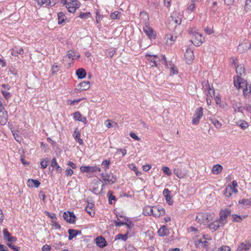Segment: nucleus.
Returning a JSON list of instances; mask_svg holds the SVG:
<instances>
[{"label":"nucleus","mask_w":251,"mask_h":251,"mask_svg":"<svg viewBox=\"0 0 251 251\" xmlns=\"http://www.w3.org/2000/svg\"><path fill=\"white\" fill-rule=\"evenodd\" d=\"M90 88V82L89 81H83L77 86L76 89L80 91L87 90Z\"/></svg>","instance_id":"obj_20"},{"label":"nucleus","mask_w":251,"mask_h":251,"mask_svg":"<svg viewBox=\"0 0 251 251\" xmlns=\"http://www.w3.org/2000/svg\"><path fill=\"white\" fill-rule=\"evenodd\" d=\"M211 121L216 128H220L221 127L222 124L218 120L216 119H211Z\"/></svg>","instance_id":"obj_40"},{"label":"nucleus","mask_w":251,"mask_h":251,"mask_svg":"<svg viewBox=\"0 0 251 251\" xmlns=\"http://www.w3.org/2000/svg\"><path fill=\"white\" fill-rule=\"evenodd\" d=\"M51 166L55 168L58 173H61L62 172V168L59 166L55 158H52L51 161Z\"/></svg>","instance_id":"obj_31"},{"label":"nucleus","mask_w":251,"mask_h":251,"mask_svg":"<svg viewBox=\"0 0 251 251\" xmlns=\"http://www.w3.org/2000/svg\"><path fill=\"white\" fill-rule=\"evenodd\" d=\"M66 175L67 176H71L74 174V171L70 168H67L65 171Z\"/></svg>","instance_id":"obj_54"},{"label":"nucleus","mask_w":251,"mask_h":251,"mask_svg":"<svg viewBox=\"0 0 251 251\" xmlns=\"http://www.w3.org/2000/svg\"><path fill=\"white\" fill-rule=\"evenodd\" d=\"M120 12L118 11H115L111 14L110 17L113 19H120Z\"/></svg>","instance_id":"obj_48"},{"label":"nucleus","mask_w":251,"mask_h":251,"mask_svg":"<svg viewBox=\"0 0 251 251\" xmlns=\"http://www.w3.org/2000/svg\"><path fill=\"white\" fill-rule=\"evenodd\" d=\"M189 232H191V235L193 236V240L195 245L197 248L205 247L207 246L208 242L206 241H203L201 238H197L201 235L198 228L191 226L189 227Z\"/></svg>","instance_id":"obj_2"},{"label":"nucleus","mask_w":251,"mask_h":251,"mask_svg":"<svg viewBox=\"0 0 251 251\" xmlns=\"http://www.w3.org/2000/svg\"><path fill=\"white\" fill-rule=\"evenodd\" d=\"M81 117L82 116L79 112H75L74 114V119L76 121H80V119H81Z\"/></svg>","instance_id":"obj_49"},{"label":"nucleus","mask_w":251,"mask_h":251,"mask_svg":"<svg viewBox=\"0 0 251 251\" xmlns=\"http://www.w3.org/2000/svg\"><path fill=\"white\" fill-rule=\"evenodd\" d=\"M58 16V23L59 25L64 24L65 20H67V17L65 14L62 12H59L57 14Z\"/></svg>","instance_id":"obj_25"},{"label":"nucleus","mask_w":251,"mask_h":251,"mask_svg":"<svg viewBox=\"0 0 251 251\" xmlns=\"http://www.w3.org/2000/svg\"><path fill=\"white\" fill-rule=\"evenodd\" d=\"M94 204L93 202H88L87 205L85 207L86 211L91 216H94L95 212L93 211Z\"/></svg>","instance_id":"obj_24"},{"label":"nucleus","mask_w":251,"mask_h":251,"mask_svg":"<svg viewBox=\"0 0 251 251\" xmlns=\"http://www.w3.org/2000/svg\"><path fill=\"white\" fill-rule=\"evenodd\" d=\"M213 214L209 213H199L196 217V220L199 223L208 222L213 219Z\"/></svg>","instance_id":"obj_5"},{"label":"nucleus","mask_w":251,"mask_h":251,"mask_svg":"<svg viewBox=\"0 0 251 251\" xmlns=\"http://www.w3.org/2000/svg\"><path fill=\"white\" fill-rule=\"evenodd\" d=\"M158 61L162 62V63L164 64L166 68H168V66L167 64L166 58L165 55H161L160 57L158 56V58H157Z\"/></svg>","instance_id":"obj_41"},{"label":"nucleus","mask_w":251,"mask_h":251,"mask_svg":"<svg viewBox=\"0 0 251 251\" xmlns=\"http://www.w3.org/2000/svg\"><path fill=\"white\" fill-rule=\"evenodd\" d=\"M220 221L217 219L208 225V228L213 231H216L219 227L223 226Z\"/></svg>","instance_id":"obj_15"},{"label":"nucleus","mask_w":251,"mask_h":251,"mask_svg":"<svg viewBox=\"0 0 251 251\" xmlns=\"http://www.w3.org/2000/svg\"><path fill=\"white\" fill-rule=\"evenodd\" d=\"M237 125L240 126L243 129H245L249 126V124L247 122L241 120L237 122Z\"/></svg>","instance_id":"obj_37"},{"label":"nucleus","mask_w":251,"mask_h":251,"mask_svg":"<svg viewBox=\"0 0 251 251\" xmlns=\"http://www.w3.org/2000/svg\"><path fill=\"white\" fill-rule=\"evenodd\" d=\"M146 57H149L148 60L153 64V65H151L152 67L158 66L157 58H158V56L157 55L148 53L146 55Z\"/></svg>","instance_id":"obj_21"},{"label":"nucleus","mask_w":251,"mask_h":251,"mask_svg":"<svg viewBox=\"0 0 251 251\" xmlns=\"http://www.w3.org/2000/svg\"><path fill=\"white\" fill-rule=\"evenodd\" d=\"M45 213L46 216H47L48 217H50L52 220H57V218H56L55 214H54V213H50L48 211H45Z\"/></svg>","instance_id":"obj_46"},{"label":"nucleus","mask_w":251,"mask_h":251,"mask_svg":"<svg viewBox=\"0 0 251 251\" xmlns=\"http://www.w3.org/2000/svg\"><path fill=\"white\" fill-rule=\"evenodd\" d=\"M234 86L237 88H243L244 95L249 96L251 92V84H249L246 80L241 77L238 76L234 78Z\"/></svg>","instance_id":"obj_1"},{"label":"nucleus","mask_w":251,"mask_h":251,"mask_svg":"<svg viewBox=\"0 0 251 251\" xmlns=\"http://www.w3.org/2000/svg\"><path fill=\"white\" fill-rule=\"evenodd\" d=\"M80 171L82 173L86 172L88 173H93L95 172H100L101 169L97 166H81L80 168Z\"/></svg>","instance_id":"obj_10"},{"label":"nucleus","mask_w":251,"mask_h":251,"mask_svg":"<svg viewBox=\"0 0 251 251\" xmlns=\"http://www.w3.org/2000/svg\"><path fill=\"white\" fill-rule=\"evenodd\" d=\"M11 54L17 56L18 54L23 55L24 53V50L21 47H15L11 50Z\"/></svg>","instance_id":"obj_23"},{"label":"nucleus","mask_w":251,"mask_h":251,"mask_svg":"<svg viewBox=\"0 0 251 251\" xmlns=\"http://www.w3.org/2000/svg\"><path fill=\"white\" fill-rule=\"evenodd\" d=\"M80 3L77 0L73 1H70L67 4L66 8L70 13H75L76 10L80 7Z\"/></svg>","instance_id":"obj_7"},{"label":"nucleus","mask_w":251,"mask_h":251,"mask_svg":"<svg viewBox=\"0 0 251 251\" xmlns=\"http://www.w3.org/2000/svg\"><path fill=\"white\" fill-rule=\"evenodd\" d=\"M245 10L247 11L251 10V0H246L245 5Z\"/></svg>","instance_id":"obj_44"},{"label":"nucleus","mask_w":251,"mask_h":251,"mask_svg":"<svg viewBox=\"0 0 251 251\" xmlns=\"http://www.w3.org/2000/svg\"><path fill=\"white\" fill-rule=\"evenodd\" d=\"M48 162H49V160L47 158H46V159H42L41 160V162H40L41 168L42 169L46 168L47 166H48Z\"/></svg>","instance_id":"obj_42"},{"label":"nucleus","mask_w":251,"mask_h":251,"mask_svg":"<svg viewBox=\"0 0 251 251\" xmlns=\"http://www.w3.org/2000/svg\"><path fill=\"white\" fill-rule=\"evenodd\" d=\"M223 167L220 164L214 165L212 169V172L214 174L218 175L223 170Z\"/></svg>","instance_id":"obj_29"},{"label":"nucleus","mask_w":251,"mask_h":251,"mask_svg":"<svg viewBox=\"0 0 251 251\" xmlns=\"http://www.w3.org/2000/svg\"><path fill=\"white\" fill-rule=\"evenodd\" d=\"M154 210H156L157 212V213H154V214H153V216L155 217H159L165 214V211L163 208H159L154 207Z\"/></svg>","instance_id":"obj_35"},{"label":"nucleus","mask_w":251,"mask_h":251,"mask_svg":"<svg viewBox=\"0 0 251 251\" xmlns=\"http://www.w3.org/2000/svg\"><path fill=\"white\" fill-rule=\"evenodd\" d=\"M236 73L238 74V75L237 76V77L238 76H239L241 77L243 74H245V68L243 65L240 64V65H237L236 67Z\"/></svg>","instance_id":"obj_33"},{"label":"nucleus","mask_w":251,"mask_h":251,"mask_svg":"<svg viewBox=\"0 0 251 251\" xmlns=\"http://www.w3.org/2000/svg\"><path fill=\"white\" fill-rule=\"evenodd\" d=\"M144 32L149 37V38L154 39L155 38V34L153 29L149 25H146L143 28Z\"/></svg>","instance_id":"obj_13"},{"label":"nucleus","mask_w":251,"mask_h":251,"mask_svg":"<svg viewBox=\"0 0 251 251\" xmlns=\"http://www.w3.org/2000/svg\"><path fill=\"white\" fill-rule=\"evenodd\" d=\"M60 67L58 65L57 63H54L52 66V73L53 74L57 73L59 71Z\"/></svg>","instance_id":"obj_47"},{"label":"nucleus","mask_w":251,"mask_h":251,"mask_svg":"<svg viewBox=\"0 0 251 251\" xmlns=\"http://www.w3.org/2000/svg\"><path fill=\"white\" fill-rule=\"evenodd\" d=\"M178 73L177 70L174 67H172L170 68V75H174L177 74Z\"/></svg>","instance_id":"obj_59"},{"label":"nucleus","mask_w":251,"mask_h":251,"mask_svg":"<svg viewBox=\"0 0 251 251\" xmlns=\"http://www.w3.org/2000/svg\"><path fill=\"white\" fill-rule=\"evenodd\" d=\"M251 247V242L245 241L241 243L238 246L237 251H242L243 250L248 251Z\"/></svg>","instance_id":"obj_14"},{"label":"nucleus","mask_w":251,"mask_h":251,"mask_svg":"<svg viewBox=\"0 0 251 251\" xmlns=\"http://www.w3.org/2000/svg\"><path fill=\"white\" fill-rule=\"evenodd\" d=\"M206 90H205V93L206 95V97L212 98L215 96V90L214 89L211 88L209 87V85H208L206 86Z\"/></svg>","instance_id":"obj_26"},{"label":"nucleus","mask_w":251,"mask_h":251,"mask_svg":"<svg viewBox=\"0 0 251 251\" xmlns=\"http://www.w3.org/2000/svg\"><path fill=\"white\" fill-rule=\"evenodd\" d=\"M143 214L144 215L153 216V214H154V213H153V208L149 206L145 207L143 209Z\"/></svg>","instance_id":"obj_30"},{"label":"nucleus","mask_w":251,"mask_h":251,"mask_svg":"<svg viewBox=\"0 0 251 251\" xmlns=\"http://www.w3.org/2000/svg\"><path fill=\"white\" fill-rule=\"evenodd\" d=\"M110 164V161L108 160H104L102 163V165L104 166L106 168H109V165Z\"/></svg>","instance_id":"obj_63"},{"label":"nucleus","mask_w":251,"mask_h":251,"mask_svg":"<svg viewBox=\"0 0 251 251\" xmlns=\"http://www.w3.org/2000/svg\"><path fill=\"white\" fill-rule=\"evenodd\" d=\"M232 107L234 109L235 112H241L243 113L244 106L239 101H233L232 102Z\"/></svg>","instance_id":"obj_19"},{"label":"nucleus","mask_w":251,"mask_h":251,"mask_svg":"<svg viewBox=\"0 0 251 251\" xmlns=\"http://www.w3.org/2000/svg\"><path fill=\"white\" fill-rule=\"evenodd\" d=\"M107 197H108V199H110V200L116 201V198L115 196L113 195V192L112 191H109L107 193Z\"/></svg>","instance_id":"obj_50"},{"label":"nucleus","mask_w":251,"mask_h":251,"mask_svg":"<svg viewBox=\"0 0 251 251\" xmlns=\"http://www.w3.org/2000/svg\"><path fill=\"white\" fill-rule=\"evenodd\" d=\"M249 49H251V48H250V46L248 45V43H244L239 45L237 50L239 53H242L247 51Z\"/></svg>","instance_id":"obj_22"},{"label":"nucleus","mask_w":251,"mask_h":251,"mask_svg":"<svg viewBox=\"0 0 251 251\" xmlns=\"http://www.w3.org/2000/svg\"><path fill=\"white\" fill-rule=\"evenodd\" d=\"M203 110L202 107L196 108L192 120V123L193 125H198L200 123V121L203 115Z\"/></svg>","instance_id":"obj_6"},{"label":"nucleus","mask_w":251,"mask_h":251,"mask_svg":"<svg viewBox=\"0 0 251 251\" xmlns=\"http://www.w3.org/2000/svg\"><path fill=\"white\" fill-rule=\"evenodd\" d=\"M67 165L70 166L73 169H75L77 167L76 164L71 161H69L67 163Z\"/></svg>","instance_id":"obj_64"},{"label":"nucleus","mask_w":251,"mask_h":251,"mask_svg":"<svg viewBox=\"0 0 251 251\" xmlns=\"http://www.w3.org/2000/svg\"><path fill=\"white\" fill-rule=\"evenodd\" d=\"M127 235L128 232L124 234L119 233L115 236V240H122L124 241H126L127 239Z\"/></svg>","instance_id":"obj_36"},{"label":"nucleus","mask_w":251,"mask_h":251,"mask_svg":"<svg viewBox=\"0 0 251 251\" xmlns=\"http://www.w3.org/2000/svg\"><path fill=\"white\" fill-rule=\"evenodd\" d=\"M162 171L166 175H167L168 176H170L171 175L172 173L170 169V168L168 167L164 166L162 167Z\"/></svg>","instance_id":"obj_45"},{"label":"nucleus","mask_w":251,"mask_h":251,"mask_svg":"<svg viewBox=\"0 0 251 251\" xmlns=\"http://www.w3.org/2000/svg\"><path fill=\"white\" fill-rule=\"evenodd\" d=\"M74 137L75 140L79 143L80 145L83 144V140L80 138V134L79 132V131H76V130H75L74 133Z\"/></svg>","instance_id":"obj_34"},{"label":"nucleus","mask_w":251,"mask_h":251,"mask_svg":"<svg viewBox=\"0 0 251 251\" xmlns=\"http://www.w3.org/2000/svg\"><path fill=\"white\" fill-rule=\"evenodd\" d=\"M238 192L236 188L231 187V185H228L224 190V195L226 197L229 198L232 196L233 193L236 194Z\"/></svg>","instance_id":"obj_12"},{"label":"nucleus","mask_w":251,"mask_h":251,"mask_svg":"<svg viewBox=\"0 0 251 251\" xmlns=\"http://www.w3.org/2000/svg\"><path fill=\"white\" fill-rule=\"evenodd\" d=\"M230 210L228 209H226L225 210H222L220 213V218L218 219L222 225H225V224L227 222L226 218L227 217L230 215Z\"/></svg>","instance_id":"obj_8"},{"label":"nucleus","mask_w":251,"mask_h":251,"mask_svg":"<svg viewBox=\"0 0 251 251\" xmlns=\"http://www.w3.org/2000/svg\"><path fill=\"white\" fill-rule=\"evenodd\" d=\"M189 38H191L189 41L196 47L200 46L204 41L201 34L195 29L189 31Z\"/></svg>","instance_id":"obj_4"},{"label":"nucleus","mask_w":251,"mask_h":251,"mask_svg":"<svg viewBox=\"0 0 251 251\" xmlns=\"http://www.w3.org/2000/svg\"><path fill=\"white\" fill-rule=\"evenodd\" d=\"M55 0H46V4L49 6H52L55 4Z\"/></svg>","instance_id":"obj_61"},{"label":"nucleus","mask_w":251,"mask_h":251,"mask_svg":"<svg viewBox=\"0 0 251 251\" xmlns=\"http://www.w3.org/2000/svg\"><path fill=\"white\" fill-rule=\"evenodd\" d=\"M101 177L106 183L112 184L116 180V177L113 174H107L102 173Z\"/></svg>","instance_id":"obj_11"},{"label":"nucleus","mask_w":251,"mask_h":251,"mask_svg":"<svg viewBox=\"0 0 251 251\" xmlns=\"http://www.w3.org/2000/svg\"><path fill=\"white\" fill-rule=\"evenodd\" d=\"M90 15V12L80 13L79 17L81 19H87Z\"/></svg>","instance_id":"obj_51"},{"label":"nucleus","mask_w":251,"mask_h":251,"mask_svg":"<svg viewBox=\"0 0 251 251\" xmlns=\"http://www.w3.org/2000/svg\"><path fill=\"white\" fill-rule=\"evenodd\" d=\"M3 239L8 242L15 241L16 238L11 236V234L9 232L6 228L3 230Z\"/></svg>","instance_id":"obj_18"},{"label":"nucleus","mask_w":251,"mask_h":251,"mask_svg":"<svg viewBox=\"0 0 251 251\" xmlns=\"http://www.w3.org/2000/svg\"><path fill=\"white\" fill-rule=\"evenodd\" d=\"M40 182L36 179H29L27 181V184L29 187H35L38 188L40 185Z\"/></svg>","instance_id":"obj_28"},{"label":"nucleus","mask_w":251,"mask_h":251,"mask_svg":"<svg viewBox=\"0 0 251 251\" xmlns=\"http://www.w3.org/2000/svg\"><path fill=\"white\" fill-rule=\"evenodd\" d=\"M69 233V237L68 239L69 240H72L74 237L76 236L75 233L74 232V229H69L68 230Z\"/></svg>","instance_id":"obj_39"},{"label":"nucleus","mask_w":251,"mask_h":251,"mask_svg":"<svg viewBox=\"0 0 251 251\" xmlns=\"http://www.w3.org/2000/svg\"><path fill=\"white\" fill-rule=\"evenodd\" d=\"M52 223H53L52 226H54V227L56 229H60L61 228V226L59 224H58V223L56 221V220L52 221Z\"/></svg>","instance_id":"obj_60"},{"label":"nucleus","mask_w":251,"mask_h":251,"mask_svg":"<svg viewBox=\"0 0 251 251\" xmlns=\"http://www.w3.org/2000/svg\"><path fill=\"white\" fill-rule=\"evenodd\" d=\"M181 23V15L177 11H174L167 21V27L170 30L174 29Z\"/></svg>","instance_id":"obj_3"},{"label":"nucleus","mask_w":251,"mask_h":251,"mask_svg":"<svg viewBox=\"0 0 251 251\" xmlns=\"http://www.w3.org/2000/svg\"><path fill=\"white\" fill-rule=\"evenodd\" d=\"M239 204H242L244 206H248L251 205V199H243L239 201Z\"/></svg>","instance_id":"obj_38"},{"label":"nucleus","mask_w":251,"mask_h":251,"mask_svg":"<svg viewBox=\"0 0 251 251\" xmlns=\"http://www.w3.org/2000/svg\"><path fill=\"white\" fill-rule=\"evenodd\" d=\"M1 93L4 98L6 100H8L11 97L10 93L7 91L2 90Z\"/></svg>","instance_id":"obj_52"},{"label":"nucleus","mask_w":251,"mask_h":251,"mask_svg":"<svg viewBox=\"0 0 251 251\" xmlns=\"http://www.w3.org/2000/svg\"><path fill=\"white\" fill-rule=\"evenodd\" d=\"M171 193V191L168 189H165L163 191V195L165 198L166 201L169 205H172L173 203L172 198L170 196Z\"/></svg>","instance_id":"obj_16"},{"label":"nucleus","mask_w":251,"mask_h":251,"mask_svg":"<svg viewBox=\"0 0 251 251\" xmlns=\"http://www.w3.org/2000/svg\"><path fill=\"white\" fill-rule=\"evenodd\" d=\"M218 251H230V249L228 246H223L219 249Z\"/></svg>","instance_id":"obj_57"},{"label":"nucleus","mask_w":251,"mask_h":251,"mask_svg":"<svg viewBox=\"0 0 251 251\" xmlns=\"http://www.w3.org/2000/svg\"><path fill=\"white\" fill-rule=\"evenodd\" d=\"M74 56H75V52L73 50H69V51H68V53L66 55V56L64 57V59H65L66 57H68L70 59H72V60H74V58H73Z\"/></svg>","instance_id":"obj_43"},{"label":"nucleus","mask_w":251,"mask_h":251,"mask_svg":"<svg viewBox=\"0 0 251 251\" xmlns=\"http://www.w3.org/2000/svg\"><path fill=\"white\" fill-rule=\"evenodd\" d=\"M63 217L64 220H65L68 223L74 224L75 222L76 217L73 212H64Z\"/></svg>","instance_id":"obj_9"},{"label":"nucleus","mask_w":251,"mask_h":251,"mask_svg":"<svg viewBox=\"0 0 251 251\" xmlns=\"http://www.w3.org/2000/svg\"><path fill=\"white\" fill-rule=\"evenodd\" d=\"M243 110H246L248 112L251 114V105L250 104H246L243 108Z\"/></svg>","instance_id":"obj_56"},{"label":"nucleus","mask_w":251,"mask_h":251,"mask_svg":"<svg viewBox=\"0 0 251 251\" xmlns=\"http://www.w3.org/2000/svg\"><path fill=\"white\" fill-rule=\"evenodd\" d=\"M7 245L13 250L14 251H19V247L15 246L14 245H12L11 243H8L7 244Z\"/></svg>","instance_id":"obj_58"},{"label":"nucleus","mask_w":251,"mask_h":251,"mask_svg":"<svg viewBox=\"0 0 251 251\" xmlns=\"http://www.w3.org/2000/svg\"><path fill=\"white\" fill-rule=\"evenodd\" d=\"M76 75L79 79H82L86 77V71L83 68H79L76 71Z\"/></svg>","instance_id":"obj_27"},{"label":"nucleus","mask_w":251,"mask_h":251,"mask_svg":"<svg viewBox=\"0 0 251 251\" xmlns=\"http://www.w3.org/2000/svg\"><path fill=\"white\" fill-rule=\"evenodd\" d=\"M51 247L48 245H45L42 247L43 251H50Z\"/></svg>","instance_id":"obj_62"},{"label":"nucleus","mask_w":251,"mask_h":251,"mask_svg":"<svg viewBox=\"0 0 251 251\" xmlns=\"http://www.w3.org/2000/svg\"><path fill=\"white\" fill-rule=\"evenodd\" d=\"M168 233V229L165 226H163L158 231V235L161 237L167 235Z\"/></svg>","instance_id":"obj_32"},{"label":"nucleus","mask_w":251,"mask_h":251,"mask_svg":"<svg viewBox=\"0 0 251 251\" xmlns=\"http://www.w3.org/2000/svg\"><path fill=\"white\" fill-rule=\"evenodd\" d=\"M96 243L98 246L101 248H103L107 245V242L103 237L100 236L96 239Z\"/></svg>","instance_id":"obj_17"},{"label":"nucleus","mask_w":251,"mask_h":251,"mask_svg":"<svg viewBox=\"0 0 251 251\" xmlns=\"http://www.w3.org/2000/svg\"><path fill=\"white\" fill-rule=\"evenodd\" d=\"M129 135L132 138L135 139L136 141H140V138L138 137L135 133L130 132Z\"/></svg>","instance_id":"obj_55"},{"label":"nucleus","mask_w":251,"mask_h":251,"mask_svg":"<svg viewBox=\"0 0 251 251\" xmlns=\"http://www.w3.org/2000/svg\"><path fill=\"white\" fill-rule=\"evenodd\" d=\"M114 225L116 227H119L124 225H127V223L124 222H119L118 221H115L114 222Z\"/></svg>","instance_id":"obj_53"}]
</instances>
